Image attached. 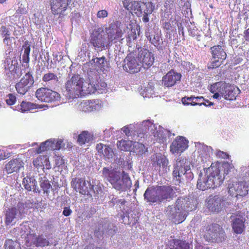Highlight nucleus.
<instances>
[{
	"instance_id": "1",
	"label": "nucleus",
	"mask_w": 249,
	"mask_h": 249,
	"mask_svg": "<svg viewBox=\"0 0 249 249\" xmlns=\"http://www.w3.org/2000/svg\"><path fill=\"white\" fill-rule=\"evenodd\" d=\"M74 67L71 65L65 84L64 95L69 99L77 98L86 94L94 93L99 90V86L94 84L92 78L85 81L79 74H75Z\"/></svg>"
},
{
	"instance_id": "2",
	"label": "nucleus",
	"mask_w": 249,
	"mask_h": 249,
	"mask_svg": "<svg viewBox=\"0 0 249 249\" xmlns=\"http://www.w3.org/2000/svg\"><path fill=\"white\" fill-rule=\"evenodd\" d=\"M212 164L208 168H204L203 172L200 171L198 175L197 188L204 191L208 189L215 188L221 185L225 178L220 169Z\"/></svg>"
},
{
	"instance_id": "3",
	"label": "nucleus",
	"mask_w": 249,
	"mask_h": 249,
	"mask_svg": "<svg viewBox=\"0 0 249 249\" xmlns=\"http://www.w3.org/2000/svg\"><path fill=\"white\" fill-rule=\"evenodd\" d=\"M172 175L173 179L178 184L188 183L194 178V174L191 171L189 162L182 157L177 159Z\"/></svg>"
},
{
	"instance_id": "4",
	"label": "nucleus",
	"mask_w": 249,
	"mask_h": 249,
	"mask_svg": "<svg viewBox=\"0 0 249 249\" xmlns=\"http://www.w3.org/2000/svg\"><path fill=\"white\" fill-rule=\"evenodd\" d=\"M106 37V34L103 29H95L91 35L90 43L97 51L107 49L110 45Z\"/></svg>"
},
{
	"instance_id": "5",
	"label": "nucleus",
	"mask_w": 249,
	"mask_h": 249,
	"mask_svg": "<svg viewBox=\"0 0 249 249\" xmlns=\"http://www.w3.org/2000/svg\"><path fill=\"white\" fill-rule=\"evenodd\" d=\"M36 97L40 101L56 103L59 101L61 96L57 92L46 88H41L36 92Z\"/></svg>"
},
{
	"instance_id": "6",
	"label": "nucleus",
	"mask_w": 249,
	"mask_h": 249,
	"mask_svg": "<svg viewBox=\"0 0 249 249\" xmlns=\"http://www.w3.org/2000/svg\"><path fill=\"white\" fill-rule=\"evenodd\" d=\"M33 74L32 71L30 69L19 81L16 84L15 88L19 94L24 95L33 86L34 83Z\"/></svg>"
},
{
	"instance_id": "7",
	"label": "nucleus",
	"mask_w": 249,
	"mask_h": 249,
	"mask_svg": "<svg viewBox=\"0 0 249 249\" xmlns=\"http://www.w3.org/2000/svg\"><path fill=\"white\" fill-rule=\"evenodd\" d=\"M176 204L178 210L185 213L186 218L188 212L195 210L196 208L197 201L192 197H179L176 200Z\"/></svg>"
},
{
	"instance_id": "8",
	"label": "nucleus",
	"mask_w": 249,
	"mask_h": 249,
	"mask_svg": "<svg viewBox=\"0 0 249 249\" xmlns=\"http://www.w3.org/2000/svg\"><path fill=\"white\" fill-rule=\"evenodd\" d=\"M206 238L212 242H222L225 239V232L222 227L217 224L212 225L205 234Z\"/></svg>"
},
{
	"instance_id": "9",
	"label": "nucleus",
	"mask_w": 249,
	"mask_h": 249,
	"mask_svg": "<svg viewBox=\"0 0 249 249\" xmlns=\"http://www.w3.org/2000/svg\"><path fill=\"white\" fill-rule=\"evenodd\" d=\"M228 188L229 193L232 196H245L248 194L249 191V182L244 180L229 183Z\"/></svg>"
},
{
	"instance_id": "10",
	"label": "nucleus",
	"mask_w": 249,
	"mask_h": 249,
	"mask_svg": "<svg viewBox=\"0 0 249 249\" xmlns=\"http://www.w3.org/2000/svg\"><path fill=\"white\" fill-rule=\"evenodd\" d=\"M71 186L76 191L80 194L87 196H92L91 194V185L89 182H86L82 178H73L71 182Z\"/></svg>"
},
{
	"instance_id": "11",
	"label": "nucleus",
	"mask_w": 249,
	"mask_h": 249,
	"mask_svg": "<svg viewBox=\"0 0 249 249\" xmlns=\"http://www.w3.org/2000/svg\"><path fill=\"white\" fill-rule=\"evenodd\" d=\"M198 156L197 160L202 162H209V164H213L211 161V156L213 154V149L211 146H208L204 144L198 143L196 145Z\"/></svg>"
},
{
	"instance_id": "12",
	"label": "nucleus",
	"mask_w": 249,
	"mask_h": 249,
	"mask_svg": "<svg viewBox=\"0 0 249 249\" xmlns=\"http://www.w3.org/2000/svg\"><path fill=\"white\" fill-rule=\"evenodd\" d=\"M161 202L172 198L176 192L179 193L181 191L180 188L170 185H164L157 187Z\"/></svg>"
},
{
	"instance_id": "13",
	"label": "nucleus",
	"mask_w": 249,
	"mask_h": 249,
	"mask_svg": "<svg viewBox=\"0 0 249 249\" xmlns=\"http://www.w3.org/2000/svg\"><path fill=\"white\" fill-rule=\"evenodd\" d=\"M165 214L174 222L180 223L185 219V214L178 210L176 204L168 206L165 209Z\"/></svg>"
},
{
	"instance_id": "14",
	"label": "nucleus",
	"mask_w": 249,
	"mask_h": 249,
	"mask_svg": "<svg viewBox=\"0 0 249 249\" xmlns=\"http://www.w3.org/2000/svg\"><path fill=\"white\" fill-rule=\"evenodd\" d=\"M106 37L110 45L117 42L122 37V30L115 24H110L108 28H106Z\"/></svg>"
},
{
	"instance_id": "15",
	"label": "nucleus",
	"mask_w": 249,
	"mask_h": 249,
	"mask_svg": "<svg viewBox=\"0 0 249 249\" xmlns=\"http://www.w3.org/2000/svg\"><path fill=\"white\" fill-rule=\"evenodd\" d=\"M71 1V0H51L50 6L52 13L54 15H63Z\"/></svg>"
},
{
	"instance_id": "16",
	"label": "nucleus",
	"mask_w": 249,
	"mask_h": 249,
	"mask_svg": "<svg viewBox=\"0 0 249 249\" xmlns=\"http://www.w3.org/2000/svg\"><path fill=\"white\" fill-rule=\"evenodd\" d=\"M123 68L129 73H136L140 71L142 65L138 57H135L131 55H127L124 60Z\"/></svg>"
},
{
	"instance_id": "17",
	"label": "nucleus",
	"mask_w": 249,
	"mask_h": 249,
	"mask_svg": "<svg viewBox=\"0 0 249 249\" xmlns=\"http://www.w3.org/2000/svg\"><path fill=\"white\" fill-rule=\"evenodd\" d=\"M233 230L238 234L241 233L244 228L245 219L243 213L239 211L232 213L230 216Z\"/></svg>"
},
{
	"instance_id": "18",
	"label": "nucleus",
	"mask_w": 249,
	"mask_h": 249,
	"mask_svg": "<svg viewBox=\"0 0 249 249\" xmlns=\"http://www.w3.org/2000/svg\"><path fill=\"white\" fill-rule=\"evenodd\" d=\"M181 78V74L180 73L172 70L163 76L162 84L165 87H172L179 82Z\"/></svg>"
},
{
	"instance_id": "19",
	"label": "nucleus",
	"mask_w": 249,
	"mask_h": 249,
	"mask_svg": "<svg viewBox=\"0 0 249 249\" xmlns=\"http://www.w3.org/2000/svg\"><path fill=\"white\" fill-rule=\"evenodd\" d=\"M132 185L131 180L128 174L123 171L119 179L117 180L112 187L118 191H125Z\"/></svg>"
},
{
	"instance_id": "20",
	"label": "nucleus",
	"mask_w": 249,
	"mask_h": 249,
	"mask_svg": "<svg viewBox=\"0 0 249 249\" xmlns=\"http://www.w3.org/2000/svg\"><path fill=\"white\" fill-rule=\"evenodd\" d=\"M138 59L144 69H148L153 64V54L146 49H141L139 52Z\"/></svg>"
},
{
	"instance_id": "21",
	"label": "nucleus",
	"mask_w": 249,
	"mask_h": 249,
	"mask_svg": "<svg viewBox=\"0 0 249 249\" xmlns=\"http://www.w3.org/2000/svg\"><path fill=\"white\" fill-rule=\"evenodd\" d=\"M225 200L223 196L217 195L208 199L207 207L209 211L213 212H218L221 211L225 205Z\"/></svg>"
},
{
	"instance_id": "22",
	"label": "nucleus",
	"mask_w": 249,
	"mask_h": 249,
	"mask_svg": "<svg viewBox=\"0 0 249 249\" xmlns=\"http://www.w3.org/2000/svg\"><path fill=\"white\" fill-rule=\"evenodd\" d=\"M188 141L185 138L177 137L170 146V151L173 154L181 153L188 147Z\"/></svg>"
},
{
	"instance_id": "23",
	"label": "nucleus",
	"mask_w": 249,
	"mask_h": 249,
	"mask_svg": "<svg viewBox=\"0 0 249 249\" xmlns=\"http://www.w3.org/2000/svg\"><path fill=\"white\" fill-rule=\"evenodd\" d=\"M103 177L109 181L113 186L119 179L121 175L120 172H118L112 167H106L102 170Z\"/></svg>"
},
{
	"instance_id": "24",
	"label": "nucleus",
	"mask_w": 249,
	"mask_h": 249,
	"mask_svg": "<svg viewBox=\"0 0 249 249\" xmlns=\"http://www.w3.org/2000/svg\"><path fill=\"white\" fill-rule=\"evenodd\" d=\"M24 188L28 191L35 193H40L41 190L37 186V183L33 176H27L24 178L22 182Z\"/></svg>"
},
{
	"instance_id": "25",
	"label": "nucleus",
	"mask_w": 249,
	"mask_h": 249,
	"mask_svg": "<svg viewBox=\"0 0 249 249\" xmlns=\"http://www.w3.org/2000/svg\"><path fill=\"white\" fill-rule=\"evenodd\" d=\"M22 74L21 70L4 71L3 81L5 84L11 85L16 83L21 77Z\"/></svg>"
},
{
	"instance_id": "26",
	"label": "nucleus",
	"mask_w": 249,
	"mask_h": 249,
	"mask_svg": "<svg viewBox=\"0 0 249 249\" xmlns=\"http://www.w3.org/2000/svg\"><path fill=\"white\" fill-rule=\"evenodd\" d=\"M144 200L147 202L161 203L158 189L156 188H148L143 195Z\"/></svg>"
},
{
	"instance_id": "27",
	"label": "nucleus",
	"mask_w": 249,
	"mask_h": 249,
	"mask_svg": "<svg viewBox=\"0 0 249 249\" xmlns=\"http://www.w3.org/2000/svg\"><path fill=\"white\" fill-rule=\"evenodd\" d=\"M82 110L86 112H90L99 110L102 107V105L98 100H86L81 104Z\"/></svg>"
},
{
	"instance_id": "28",
	"label": "nucleus",
	"mask_w": 249,
	"mask_h": 249,
	"mask_svg": "<svg viewBox=\"0 0 249 249\" xmlns=\"http://www.w3.org/2000/svg\"><path fill=\"white\" fill-rule=\"evenodd\" d=\"M24 163L20 159H15L11 160L5 165V171L7 174L19 172L23 168Z\"/></svg>"
},
{
	"instance_id": "29",
	"label": "nucleus",
	"mask_w": 249,
	"mask_h": 249,
	"mask_svg": "<svg viewBox=\"0 0 249 249\" xmlns=\"http://www.w3.org/2000/svg\"><path fill=\"white\" fill-rule=\"evenodd\" d=\"M6 225H8L15 223V220L19 217V213L16 207L8 208L5 211Z\"/></svg>"
},
{
	"instance_id": "30",
	"label": "nucleus",
	"mask_w": 249,
	"mask_h": 249,
	"mask_svg": "<svg viewBox=\"0 0 249 249\" xmlns=\"http://www.w3.org/2000/svg\"><path fill=\"white\" fill-rule=\"evenodd\" d=\"M31 243L36 247H44L48 246L50 244L49 240L42 234L38 235L33 234Z\"/></svg>"
},
{
	"instance_id": "31",
	"label": "nucleus",
	"mask_w": 249,
	"mask_h": 249,
	"mask_svg": "<svg viewBox=\"0 0 249 249\" xmlns=\"http://www.w3.org/2000/svg\"><path fill=\"white\" fill-rule=\"evenodd\" d=\"M210 50L213 59L218 58L225 60L226 59L227 54L221 46H214L210 48Z\"/></svg>"
},
{
	"instance_id": "32",
	"label": "nucleus",
	"mask_w": 249,
	"mask_h": 249,
	"mask_svg": "<svg viewBox=\"0 0 249 249\" xmlns=\"http://www.w3.org/2000/svg\"><path fill=\"white\" fill-rule=\"evenodd\" d=\"M4 71L21 70L19 68L18 59L16 57H7L4 62Z\"/></svg>"
},
{
	"instance_id": "33",
	"label": "nucleus",
	"mask_w": 249,
	"mask_h": 249,
	"mask_svg": "<svg viewBox=\"0 0 249 249\" xmlns=\"http://www.w3.org/2000/svg\"><path fill=\"white\" fill-rule=\"evenodd\" d=\"M227 86L228 84L223 81L216 82L211 85L210 90L211 92H216L219 93L224 97Z\"/></svg>"
},
{
	"instance_id": "34",
	"label": "nucleus",
	"mask_w": 249,
	"mask_h": 249,
	"mask_svg": "<svg viewBox=\"0 0 249 249\" xmlns=\"http://www.w3.org/2000/svg\"><path fill=\"white\" fill-rule=\"evenodd\" d=\"M89 66H90L94 69H104L106 63V59L104 56L101 57H93L89 62Z\"/></svg>"
},
{
	"instance_id": "35",
	"label": "nucleus",
	"mask_w": 249,
	"mask_h": 249,
	"mask_svg": "<svg viewBox=\"0 0 249 249\" xmlns=\"http://www.w3.org/2000/svg\"><path fill=\"white\" fill-rule=\"evenodd\" d=\"M225 91L226 93L224 96L225 99L227 100H233L236 99V97L239 93L240 90L237 87L231 86L228 84Z\"/></svg>"
},
{
	"instance_id": "36",
	"label": "nucleus",
	"mask_w": 249,
	"mask_h": 249,
	"mask_svg": "<svg viewBox=\"0 0 249 249\" xmlns=\"http://www.w3.org/2000/svg\"><path fill=\"white\" fill-rule=\"evenodd\" d=\"M101 226L106 234L108 235H113L116 231L117 228L113 223L109 222L107 220L100 222Z\"/></svg>"
},
{
	"instance_id": "37",
	"label": "nucleus",
	"mask_w": 249,
	"mask_h": 249,
	"mask_svg": "<svg viewBox=\"0 0 249 249\" xmlns=\"http://www.w3.org/2000/svg\"><path fill=\"white\" fill-rule=\"evenodd\" d=\"M162 128L160 127V125H157L153 124V127H148L147 132L146 134L149 135H153L154 137L158 138H163V135L160 129Z\"/></svg>"
},
{
	"instance_id": "38",
	"label": "nucleus",
	"mask_w": 249,
	"mask_h": 249,
	"mask_svg": "<svg viewBox=\"0 0 249 249\" xmlns=\"http://www.w3.org/2000/svg\"><path fill=\"white\" fill-rule=\"evenodd\" d=\"M154 84L152 82L148 83L146 86L142 88L140 90V94L143 97H151L154 94Z\"/></svg>"
},
{
	"instance_id": "39",
	"label": "nucleus",
	"mask_w": 249,
	"mask_h": 249,
	"mask_svg": "<svg viewBox=\"0 0 249 249\" xmlns=\"http://www.w3.org/2000/svg\"><path fill=\"white\" fill-rule=\"evenodd\" d=\"M39 182L43 193L46 194L47 196L49 195L52 186L47 178L45 177L40 178Z\"/></svg>"
},
{
	"instance_id": "40",
	"label": "nucleus",
	"mask_w": 249,
	"mask_h": 249,
	"mask_svg": "<svg viewBox=\"0 0 249 249\" xmlns=\"http://www.w3.org/2000/svg\"><path fill=\"white\" fill-rule=\"evenodd\" d=\"M174 245L170 249H191L192 245L180 240H173Z\"/></svg>"
},
{
	"instance_id": "41",
	"label": "nucleus",
	"mask_w": 249,
	"mask_h": 249,
	"mask_svg": "<svg viewBox=\"0 0 249 249\" xmlns=\"http://www.w3.org/2000/svg\"><path fill=\"white\" fill-rule=\"evenodd\" d=\"M92 140V136L87 131H83L79 135L77 141L81 145L89 142Z\"/></svg>"
},
{
	"instance_id": "42",
	"label": "nucleus",
	"mask_w": 249,
	"mask_h": 249,
	"mask_svg": "<svg viewBox=\"0 0 249 249\" xmlns=\"http://www.w3.org/2000/svg\"><path fill=\"white\" fill-rule=\"evenodd\" d=\"M117 147L121 151H131L132 149V141L121 140L118 141L117 143Z\"/></svg>"
},
{
	"instance_id": "43",
	"label": "nucleus",
	"mask_w": 249,
	"mask_h": 249,
	"mask_svg": "<svg viewBox=\"0 0 249 249\" xmlns=\"http://www.w3.org/2000/svg\"><path fill=\"white\" fill-rule=\"evenodd\" d=\"M138 128L139 129L140 134H146L147 132L148 127H153V123L149 120H144L142 123L138 124Z\"/></svg>"
},
{
	"instance_id": "44",
	"label": "nucleus",
	"mask_w": 249,
	"mask_h": 249,
	"mask_svg": "<svg viewBox=\"0 0 249 249\" xmlns=\"http://www.w3.org/2000/svg\"><path fill=\"white\" fill-rule=\"evenodd\" d=\"M42 80L44 82L48 83V84H51V83L56 84L58 81V78L54 73L49 72L43 76Z\"/></svg>"
},
{
	"instance_id": "45",
	"label": "nucleus",
	"mask_w": 249,
	"mask_h": 249,
	"mask_svg": "<svg viewBox=\"0 0 249 249\" xmlns=\"http://www.w3.org/2000/svg\"><path fill=\"white\" fill-rule=\"evenodd\" d=\"M45 156H40L33 160V165L38 170V172L40 171L39 170L43 171V162L45 161Z\"/></svg>"
},
{
	"instance_id": "46",
	"label": "nucleus",
	"mask_w": 249,
	"mask_h": 249,
	"mask_svg": "<svg viewBox=\"0 0 249 249\" xmlns=\"http://www.w3.org/2000/svg\"><path fill=\"white\" fill-rule=\"evenodd\" d=\"M220 169V172L222 173L223 176L225 177V178H226V176H228L229 174L233 169V167L228 162L223 163L220 167H218Z\"/></svg>"
},
{
	"instance_id": "47",
	"label": "nucleus",
	"mask_w": 249,
	"mask_h": 249,
	"mask_svg": "<svg viewBox=\"0 0 249 249\" xmlns=\"http://www.w3.org/2000/svg\"><path fill=\"white\" fill-rule=\"evenodd\" d=\"M132 144L131 150L134 152L141 154L145 153V146L143 144L137 142H132Z\"/></svg>"
},
{
	"instance_id": "48",
	"label": "nucleus",
	"mask_w": 249,
	"mask_h": 249,
	"mask_svg": "<svg viewBox=\"0 0 249 249\" xmlns=\"http://www.w3.org/2000/svg\"><path fill=\"white\" fill-rule=\"evenodd\" d=\"M143 2L136 1H132V10L138 16L141 17L142 14V5Z\"/></svg>"
},
{
	"instance_id": "49",
	"label": "nucleus",
	"mask_w": 249,
	"mask_h": 249,
	"mask_svg": "<svg viewBox=\"0 0 249 249\" xmlns=\"http://www.w3.org/2000/svg\"><path fill=\"white\" fill-rule=\"evenodd\" d=\"M4 247L5 249H20L19 244L12 240H6Z\"/></svg>"
},
{
	"instance_id": "50",
	"label": "nucleus",
	"mask_w": 249,
	"mask_h": 249,
	"mask_svg": "<svg viewBox=\"0 0 249 249\" xmlns=\"http://www.w3.org/2000/svg\"><path fill=\"white\" fill-rule=\"evenodd\" d=\"M142 14L141 15V17L142 16L143 11L144 9L146 10V12L149 14H152L155 9V5L152 2H143L142 5Z\"/></svg>"
},
{
	"instance_id": "51",
	"label": "nucleus",
	"mask_w": 249,
	"mask_h": 249,
	"mask_svg": "<svg viewBox=\"0 0 249 249\" xmlns=\"http://www.w3.org/2000/svg\"><path fill=\"white\" fill-rule=\"evenodd\" d=\"M157 163L160 167H162L163 169H165L166 170L167 167L169 164V161L165 157L160 156L157 157Z\"/></svg>"
},
{
	"instance_id": "52",
	"label": "nucleus",
	"mask_w": 249,
	"mask_h": 249,
	"mask_svg": "<svg viewBox=\"0 0 249 249\" xmlns=\"http://www.w3.org/2000/svg\"><path fill=\"white\" fill-rule=\"evenodd\" d=\"M140 32V27L137 26L136 28H133L131 30L128 34L127 38L129 41L136 39L137 36H139Z\"/></svg>"
},
{
	"instance_id": "53",
	"label": "nucleus",
	"mask_w": 249,
	"mask_h": 249,
	"mask_svg": "<svg viewBox=\"0 0 249 249\" xmlns=\"http://www.w3.org/2000/svg\"><path fill=\"white\" fill-rule=\"evenodd\" d=\"M34 104L30 102L22 101L20 104V108L22 112H25L33 108Z\"/></svg>"
},
{
	"instance_id": "54",
	"label": "nucleus",
	"mask_w": 249,
	"mask_h": 249,
	"mask_svg": "<svg viewBox=\"0 0 249 249\" xmlns=\"http://www.w3.org/2000/svg\"><path fill=\"white\" fill-rule=\"evenodd\" d=\"M104 157L108 160L112 159L113 156H115V154L111 147L108 146H107L104 149L103 153Z\"/></svg>"
},
{
	"instance_id": "55",
	"label": "nucleus",
	"mask_w": 249,
	"mask_h": 249,
	"mask_svg": "<svg viewBox=\"0 0 249 249\" xmlns=\"http://www.w3.org/2000/svg\"><path fill=\"white\" fill-rule=\"evenodd\" d=\"M5 102L8 105L12 106L14 105L16 102V96L12 93L8 94L6 97Z\"/></svg>"
},
{
	"instance_id": "56",
	"label": "nucleus",
	"mask_w": 249,
	"mask_h": 249,
	"mask_svg": "<svg viewBox=\"0 0 249 249\" xmlns=\"http://www.w3.org/2000/svg\"><path fill=\"white\" fill-rule=\"evenodd\" d=\"M105 234L106 233L102 227L101 223H100L99 227L94 231V235L97 238L101 239L103 235Z\"/></svg>"
},
{
	"instance_id": "57",
	"label": "nucleus",
	"mask_w": 249,
	"mask_h": 249,
	"mask_svg": "<svg viewBox=\"0 0 249 249\" xmlns=\"http://www.w3.org/2000/svg\"><path fill=\"white\" fill-rule=\"evenodd\" d=\"M224 60L221 59H212V61L211 62L210 65L209 66L208 68L209 69H214L215 68H217L219 67Z\"/></svg>"
},
{
	"instance_id": "58",
	"label": "nucleus",
	"mask_w": 249,
	"mask_h": 249,
	"mask_svg": "<svg viewBox=\"0 0 249 249\" xmlns=\"http://www.w3.org/2000/svg\"><path fill=\"white\" fill-rule=\"evenodd\" d=\"M12 39H14V38L13 37H5L3 39V43L4 44H5L7 48H8V49L6 51V52H8V53H9L11 51L13 50L12 49H11L10 48V44H9V43H11L12 42Z\"/></svg>"
},
{
	"instance_id": "59",
	"label": "nucleus",
	"mask_w": 249,
	"mask_h": 249,
	"mask_svg": "<svg viewBox=\"0 0 249 249\" xmlns=\"http://www.w3.org/2000/svg\"><path fill=\"white\" fill-rule=\"evenodd\" d=\"M0 33L2 37H10V33L8 28L5 26H2L0 27Z\"/></svg>"
},
{
	"instance_id": "60",
	"label": "nucleus",
	"mask_w": 249,
	"mask_h": 249,
	"mask_svg": "<svg viewBox=\"0 0 249 249\" xmlns=\"http://www.w3.org/2000/svg\"><path fill=\"white\" fill-rule=\"evenodd\" d=\"M22 48L24 49V55L29 56L30 53V44L28 41H25L22 46Z\"/></svg>"
},
{
	"instance_id": "61",
	"label": "nucleus",
	"mask_w": 249,
	"mask_h": 249,
	"mask_svg": "<svg viewBox=\"0 0 249 249\" xmlns=\"http://www.w3.org/2000/svg\"><path fill=\"white\" fill-rule=\"evenodd\" d=\"M91 193L93 192L94 194V197H98V195L102 192L101 187L100 186H94L93 185H91Z\"/></svg>"
},
{
	"instance_id": "62",
	"label": "nucleus",
	"mask_w": 249,
	"mask_h": 249,
	"mask_svg": "<svg viewBox=\"0 0 249 249\" xmlns=\"http://www.w3.org/2000/svg\"><path fill=\"white\" fill-rule=\"evenodd\" d=\"M160 36L158 34L155 35L153 38L150 37V42L155 46H158L159 45Z\"/></svg>"
},
{
	"instance_id": "63",
	"label": "nucleus",
	"mask_w": 249,
	"mask_h": 249,
	"mask_svg": "<svg viewBox=\"0 0 249 249\" xmlns=\"http://www.w3.org/2000/svg\"><path fill=\"white\" fill-rule=\"evenodd\" d=\"M114 156L115 157L114 159V162L115 163L119 166L123 165L124 164V156H122V155H120L119 157H118V155H116Z\"/></svg>"
},
{
	"instance_id": "64",
	"label": "nucleus",
	"mask_w": 249,
	"mask_h": 249,
	"mask_svg": "<svg viewBox=\"0 0 249 249\" xmlns=\"http://www.w3.org/2000/svg\"><path fill=\"white\" fill-rule=\"evenodd\" d=\"M124 7L128 11L132 10V1L130 2L128 0H124L123 1Z\"/></svg>"
}]
</instances>
